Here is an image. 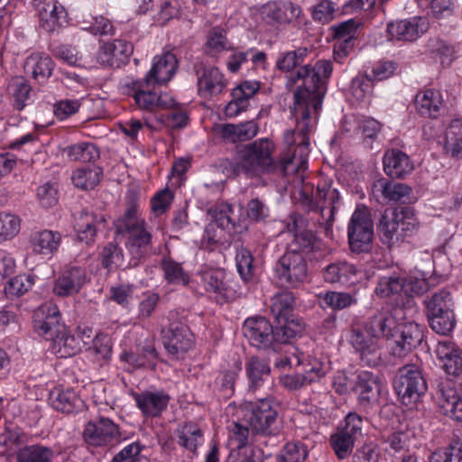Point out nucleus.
Returning a JSON list of instances; mask_svg holds the SVG:
<instances>
[{
  "instance_id": "1",
  "label": "nucleus",
  "mask_w": 462,
  "mask_h": 462,
  "mask_svg": "<svg viewBox=\"0 0 462 462\" xmlns=\"http://www.w3.org/2000/svg\"><path fill=\"white\" fill-rule=\"evenodd\" d=\"M332 70V62L321 60L314 68L302 67L293 78V81L302 79L304 86L298 88L293 93L294 103L291 114L296 121V129L286 131L284 141L287 148L281 153L291 152L298 157L300 147L302 145L307 147L304 162L299 165L296 173L307 169L310 153L309 134L317 125L318 116L327 91V80L331 76Z\"/></svg>"
},
{
  "instance_id": "2",
  "label": "nucleus",
  "mask_w": 462,
  "mask_h": 462,
  "mask_svg": "<svg viewBox=\"0 0 462 462\" xmlns=\"http://www.w3.org/2000/svg\"><path fill=\"white\" fill-rule=\"evenodd\" d=\"M275 144L269 138H260L243 146L239 152L236 169L250 178L269 176L283 178L295 174L297 168L304 162L307 147L299 149V155L289 152L274 157Z\"/></svg>"
},
{
  "instance_id": "3",
  "label": "nucleus",
  "mask_w": 462,
  "mask_h": 462,
  "mask_svg": "<svg viewBox=\"0 0 462 462\" xmlns=\"http://www.w3.org/2000/svg\"><path fill=\"white\" fill-rule=\"evenodd\" d=\"M237 413L240 420L234 422L232 431L238 448L247 445L250 434L278 437L283 430L282 419L279 417L276 403L272 398L244 402L239 405Z\"/></svg>"
},
{
  "instance_id": "4",
  "label": "nucleus",
  "mask_w": 462,
  "mask_h": 462,
  "mask_svg": "<svg viewBox=\"0 0 462 462\" xmlns=\"http://www.w3.org/2000/svg\"><path fill=\"white\" fill-rule=\"evenodd\" d=\"M116 238L125 239V247L131 255L130 266H136L152 250V235L145 222L139 217L134 199L127 202L124 214L114 222Z\"/></svg>"
},
{
  "instance_id": "5",
  "label": "nucleus",
  "mask_w": 462,
  "mask_h": 462,
  "mask_svg": "<svg viewBox=\"0 0 462 462\" xmlns=\"http://www.w3.org/2000/svg\"><path fill=\"white\" fill-rule=\"evenodd\" d=\"M340 196L336 189L327 181L319 182L314 192L313 188L304 184L300 192L299 205L305 213H319L321 220H319L320 227L324 229L327 236L332 235V226L335 220L336 205Z\"/></svg>"
},
{
  "instance_id": "6",
  "label": "nucleus",
  "mask_w": 462,
  "mask_h": 462,
  "mask_svg": "<svg viewBox=\"0 0 462 462\" xmlns=\"http://www.w3.org/2000/svg\"><path fill=\"white\" fill-rule=\"evenodd\" d=\"M243 334L250 344L259 349L279 350L282 344H288L299 334V327L292 325H272L263 317L248 318L243 324Z\"/></svg>"
},
{
  "instance_id": "7",
  "label": "nucleus",
  "mask_w": 462,
  "mask_h": 462,
  "mask_svg": "<svg viewBox=\"0 0 462 462\" xmlns=\"http://www.w3.org/2000/svg\"><path fill=\"white\" fill-rule=\"evenodd\" d=\"M422 303L431 330L440 336H450L457 325L451 292L447 289L439 290L426 295Z\"/></svg>"
},
{
  "instance_id": "8",
  "label": "nucleus",
  "mask_w": 462,
  "mask_h": 462,
  "mask_svg": "<svg viewBox=\"0 0 462 462\" xmlns=\"http://www.w3.org/2000/svg\"><path fill=\"white\" fill-rule=\"evenodd\" d=\"M419 221L409 208L385 210L379 219L377 230L388 248L400 246L419 230Z\"/></svg>"
},
{
  "instance_id": "9",
  "label": "nucleus",
  "mask_w": 462,
  "mask_h": 462,
  "mask_svg": "<svg viewBox=\"0 0 462 462\" xmlns=\"http://www.w3.org/2000/svg\"><path fill=\"white\" fill-rule=\"evenodd\" d=\"M393 387L403 404L411 405L419 402L428 389L421 365L416 363H408L398 368Z\"/></svg>"
},
{
  "instance_id": "10",
  "label": "nucleus",
  "mask_w": 462,
  "mask_h": 462,
  "mask_svg": "<svg viewBox=\"0 0 462 462\" xmlns=\"http://www.w3.org/2000/svg\"><path fill=\"white\" fill-rule=\"evenodd\" d=\"M348 247L356 254H368L374 247V221L368 208L357 207L347 225Z\"/></svg>"
},
{
  "instance_id": "11",
  "label": "nucleus",
  "mask_w": 462,
  "mask_h": 462,
  "mask_svg": "<svg viewBox=\"0 0 462 462\" xmlns=\"http://www.w3.org/2000/svg\"><path fill=\"white\" fill-rule=\"evenodd\" d=\"M279 282L297 288L308 280L309 267L306 258L296 249L286 252L274 265Z\"/></svg>"
},
{
  "instance_id": "12",
  "label": "nucleus",
  "mask_w": 462,
  "mask_h": 462,
  "mask_svg": "<svg viewBox=\"0 0 462 462\" xmlns=\"http://www.w3.org/2000/svg\"><path fill=\"white\" fill-rule=\"evenodd\" d=\"M83 437L88 446L103 448L115 447L122 439L118 425L104 417L88 421L85 426Z\"/></svg>"
},
{
  "instance_id": "13",
  "label": "nucleus",
  "mask_w": 462,
  "mask_h": 462,
  "mask_svg": "<svg viewBox=\"0 0 462 462\" xmlns=\"http://www.w3.org/2000/svg\"><path fill=\"white\" fill-rule=\"evenodd\" d=\"M350 343L365 365L378 367L385 364L386 356L378 338L366 335L361 329H352Z\"/></svg>"
},
{
  "instance_id": "14",
  "label": "nucleus",
  "mask_w": 462,
  "mask_h": 462,
  "mask_svg": "<svg viewBox=\"0 0 462 462\" xmlns=\"http://www.w3.org/2000/svg\"><path fill=\"white\" fill-rule=\"evenodd\" d=\"M34 330L47 340L64 333L65 325L60 322L59 308L51 303L40 306L33 313Z\"/></svg>"
},
{
  "instance_id": "15",
  "label": "nucleus",
  "mask_w": 462,
  "mask_h": 462,
  "mask_svg": "<svg viewBox=\"0 0 462 462\" xmlns=\"http://www.w3.org/2000/svg\"><path fill=\"white\" fill-rule=\"evenodd\" d=\"M193 70L198 77V91L202 97L219 95L227 85L224 75L216 67H207L203 62L197 61Z\"/></svg>"
},
{
  "instance_id": "16",
  "label": "nucleus",
  "mask_w": 462,
  "mask_h": 462,
  "mask_svg": "<svg viewBox=\"0 0 462 462\" xmlns=\"http://www.w3.org/2000/svg\"><path fill=\"white\" fill-rule=\"evenodd\" d=\"M91 330L78 329L75 334H69L66 327L64 333H60L51 338L52 351L60 358H67L75 356L81 351L82 347L88 345L91 340Z\"/></svg>"
},
{
  "instance_id": "17",
  "label": "nucleus",
  "mask_w": 462,
  "mask_h": 462,
  "mask_svg": "<svg viewBox=\"0 0 462 462\" xmlns=\"http://www.w3.org/2000/svg\"><path fill=\"white\" fill-rule=\"evenodd\" d=\"M163 345L168 353L175 357L186 353L193 345L192 335L189 328L180 321L171 322L162 330Z\"/></svg>"
},
{
  "instance_id": "18",
  "label": "nucleus",
  "mask_w": 462,
  "mask_h": 462,
  "mask_svg": "<svg viewBox=\"0 0 462 462\" xmlns=\"http://www.w3.org/2000/svg\"><path fill=\"white\" fill-rule=\"evenodd\" d=\"M393 338L392 354L402 357L421 344L423 331L419 324L409 322L398 326Z\"/></svg>"
},
{
  "instance_id": "19",
  "label": "nucleus",
  "mask_w": 462,
  "mask_h": 462,
  "mask_svg": "<svg viewBox=\"0 0 462 462\" xmlns=\"http://www.w3.org/2000/svg\"><path fill=\"white\" fill-rule=\"evenodd\" d=\"M134 47L130 42L123 40H115L101 45L97 60L103 66L120 68L129 61Z\"/></svg>"
},
{
  "instance_id": "20",
  "label": "nucleus",
  "mask_w": 462,
  "mask_h": 462,
  "mask_svg": "<svg viewBox=\"0 0 462 462\" xmlns=\"http://www.w3.org/2000/svg\"><path fill=\"white\" fill-rule=\"evenodd\" d=\"M294 304L295 297L293 293L287 290L282 291L272 297L271 311L278 325H286L290 328L292 325H297L299 327V334H300L303 330V326L300 321L292 319Z\"/></svg>"
},
{
  "instance_id": "21",
  "label": "nucleus",
  "mask_w": 462,
  "mask_h": 462,
  "mask_svg": "<svg viewBox=\"0 0 462 462\" xmlns=\"http://www.w3.org/2000/svg\"><path fill=\"white\" fill-rule=\"evenodd\" d=\"M201 285L208 292L216 294L217 300H229L235 297V291L226 283L223 269L206 268L198 273Z\"/></svg>"
},
{
  "instance_id": "22",
  "label": "nucleus",
  "mask_w": 462,
  "mask_h": 462,
  "mask_svg": "<svg viewBox=\"0 0 462 462\" xmlns=\"http://www.w3.org/2000/svg\"><path fill=\"white\" fill-rule=\"evenodd\" d=\"M372 191L376 199L382 203H405L410 199L411 189L406 184L381 178L374 182Z\"/></svg>"
},
{
  "instance_id": "23",
  "label": "nucleus",
  "mask_w": 462,
  "mask_h": 462,
  "mask_svg": "<svg viewBox=\"0 0 462 462\" xmlns=\"http://www.w3.org/2000/svg\"><path fill=\"white\" fill-rule=\"evenodd\" d=\"M87 282L85 269L79 266H70L65 269L55 280L53 285L54 294L60 297H69L79 292Z\"/></svg>"
},
{
  "instance_id": "24",
  "label": "nucleus",
  "mask_w": 462,
  "mask_h": 462,
  "mask_svg": "<svg viewBox=\"0 0 462 462\" xmlns=\"http://www.w3.org/2000/svg\"><path fill=\"white\" fill-rule=\"evenodd\" d=\"M429 29V23L424 17H414L411 20L392 22L387 26L391 39L413 42Z\"/></svg>"
},
{
  "instance_id": "25",
  "label": "nucleus",
  "mask_w": 462,
  "mask_h": 462,
  "mask_svg": "<svg viewBox=\"0 0 462 462\" xmlns=\"http://www.w3.org/2000/svg\"><path fill=\"white\" fill-rule=\"evenodd\" d=\"M397 328V320L391 311L377 310L367 319L364 332L378 339L380 337L390 339L394 337Z\"/></svg>"
},
{
  "instance_id": "26",
  "label": "nucleus",
  "mask_w": 462,
  "mask_h": 462,
  "mask_svg": "<svg viewBox=\"0 0 462 462\" xmlns=\"http://www.w3.org/2000/svg\"><path fill=\"white\" fill-rule=\"evenodd\" d=\"M40 27L48 32L59 30L67 23V12L57 0L38 6Z\"/></svg>"
},
{
  "instance_id": "27",
  "label": "nucleus",
  "mask_w": 462,
  "mask_h": 462,
  "mask_svg": "<svg viewBox=\"0 0 462 462\" xmlns=\"http://www.w3.org/2000/svg\"><path fill=\"white\" fill-rule=\"evenodd\" d=\"M177 68L178 61L172 52L167 51L160 57H155L152 67L144 79L145 84L154 82L162 85L168 82L175 74Z\"/></svg>"
},
{
  "instance_id": "28",
  "label": "nucleus",
  "mask_w": 462,
  "mask_h": 462,
  "mask_svg": "<svg viewBox=\"0 0 462 462\" xmlns=\"http://www.w3.org/2000/svg\"><path fill=\"white\" fill-rule=\"evenodd\" d=\"M436 394L442 409L449 411L455 420L462 422V394L457 393L452 383L448 380L440 382Z\"/></svg>"
},
{
  "instance_id": "29",
  "label": "nucleus",
  "mask_w": 462,
  "mask_h": 462,
  "mask_svg": "<svg viewBox=\"0 0 462 462\" xmlns=\"http://www.w3.org/2000/svg\"><path fill=\"white\" fill-rule=\"evenodd\" d=\"M435 353L448 374L457 376L462 373V352L453 342H439Z\"/></svg>"
},
{
  "instance_id": "30",
  "label": "nucleus",
  "mask_w": 462,
  "mask_h": 462,
  "mask_svg": "<svg viewBox=\"0 0 462 462\" xmlns=\"http://www.w3.org/2000/svg\"><path fill=\"white\" fill-rule=\"evenodd\" d=\"M353 390L358 394L361 404L376 402L381 393L379 378L371 372L362 371L356 376Z\"/></svg>"
},
{
  "instance_id": "31",
  "label": "nucleus",
  "mask_w": 462,
  "mask_h": 462,
  "mask_svg": "<svg viewBox=\"0 0 462 462\" xmlns=\"http://www.w3.org/2000/svg\"><path fill=\"white\" fill-rule=\"evenodd\" d=\"M248 391L254 393L269 380L271 367L269 362L257 356H250L245 363Z\"/></svg>"
},
{
  "instance_id": "32",
  "label": "nucleus",
  "mask_w": 462,
  "mask_h": 462,
  "mask_svg": "<svg viewBox=\"0 0 462 462\" xmlns=\"http://www.w3.org/2000/svg\"><path fill=\"white\" fill-rule=\"evenodd\" d=\"M383 170L391 178L401 179L413 171V164L406 153L393 149L384 153Z\"/></svg>"
},
{
  "instance_id": "33",
  "label": "nucleus",
  "mask_w": 462,
  "mask_h": 462,
  "mask_svg": "<svg viewBox=\"0 0 462 462\" xmlns=\"http://www.w3.org/2000/svg\"><path fill=\"white\" fill-rule=\"evenodd\" d=\"M137 407L146 417H158L168 405V394L156 392H144L134 396Z\"/></svg>"
},
{
  "instance_id": "34",
  "label": "nucleus",
  "mask_w": 462,
  "mask_h": 462,
  "mask_svg": "<svg viewBox=\"0 0 462 462\" xmlns=\"http://www.w3.org/2000/svg\"><path fill=\"white\" fill-rule=\"evenodd\" d=\"M54 62L45 54L32 53L24 62V70L40 84H44L51 76Z\"/></svg>"
},
{
  "instance_id": "35",
  "label": "nucleus",
  "mask_w": 462,
  "mask_h": 462,
  "mask_svg": "<svg viewBox=\"0 0 462 462\" xmlns=\"http://www.w3.org/2000/svg\"><path fill=\"white\" fill-rule=\"evenodd\" d=\"M309 53V50L306 47H300L294 51H290L282 53L276 61V67L279 70L284 71V72H291L294 69L300 67L295 73H292L290 80L291 83H296L300 80L303 82L302 79H297L296 81H293V78L296 76L298 71L302 68L301 64L305 61V59L307 58ZM319 60H318L314 66L311 65H303V67H310L314 68L316 67L317 63ZM304 84L302 83V86L300 88H303Z\"/></svg>"
},
{
  "instance_id": "36",
  "label": "nucleus",
  "mask_w": 462,
  "mask_h": 462,
  "mask_svg": "<svg viewBox=\"0 0 462 462\" xmlns=\"http://www.w3.org/2000/svg\"><path fill=\"white\" fill-rule=\"evenodd\" d=\"M50 402L56 411L66 414L77 412L84 407L83 401L72 389L52 392Z\"/></svg>"
},
{
  "instance_id": "37",
  "label": "nucleus",
  "mask_w": 462,
  "mask_h": 462,
  "mask_svg": "<svg viewBox=\"0 0 462 462\" xmlns=\"http://www.w3.org/2000/svg\"><path fill=\"white\" fill-rule=\"evenodd\" d=\"M261 13L263 19L269 23H285L297 17L300 10L291 3L281 5L276 2H268L262 7Z\"/></svg>"
},
{
  "instance_id": "38",
  "label": "nucleus",
  "mask_w": 462,
  "mask_h": 462,
  "mask_svg": "<svg viewBox=\"0 0 462 462\" xmlns=\"http://www.w3.org/2000/svg\"><path fill=\"white\" fill-rule=\"evenodd\" d=\"M415 106L421 116L436 118L442 108L440 94L432 89H426L415 97Z\"/></svg>"
},
{
  "instance_id": "39",
  "label": "nucleus",
  "mask_w": 462,
  "mask_h": 462,
  "mask_svg": "<svg viewBox=\"0 0 462 462\" xmlns=\"http://www.w3.org/2000/svg\"><path fill=\"white\" fill-rule=\"evenodd\" d=\"M220 132L225 139L236 143L254 138L258 133V126L253 121L238 125L224 124L220 125Z\"/></svg>"
},
{
  "instance_id": "40",
  "label": "nucleus",
  "mask_w": 462,
  "mask_h": 462,
  "mask_svg": "<svg viewBox=\"0 0 462 462\" xmlns=\"http://www.w3.org/2000/svg\"><path fill=\"white\" fill-rule=\"evenodd\" d=\"M175 434L178 438V444L191 452H195L199 445L203 442L201 429L195 423L187 422L180 426Z\"/></svg>"
},
{
  "instance_id": "41",
  "label": "nucleus",
  "mask_w": 462,
  "mask_h": 462,
  "mask_svg": "<svg viewBox=\"0 0 462 462\" xmlns=\"http://www.w3.org/2000/svg\"><path fill=\"white\" fill-rule=\"evenodd\" d=\"M53 458V449L41 444L25 445L16 454L17 462H52Z\"/></svg>"
},
{
  "instance_id": "42",
  "label": "nucleus",
  "mask_w": 462,
  "mask_h": 462,
  "mask_svg": "<svg viewBox=\"0 0 462 462\" xmlns=\"http://www.w3.org/2000/svg\"><path fill=\"white\" fill-rule=\"evenodd\" d=\"M444 149L454 158L462 157V120L454 119L450 122L445 133Z\"/></svg>"
},
{
  "instance_id": "43",
  "label": "nucleus",
  "mask_w": 462,
  "mask_h": 462,
  "mask_svg": "<svg viewBox=\"0 0 462 462\" xmlns=\"http://www.w3.org/2000/svg\"><path fill=\"white\" fill-rule=\"evenodd\" d=\"M96 217L87 210L79 212L75 218L74 228L78 234V239L89 245L95 241L97 236Z\"/></svg>"
},
{
  "instance_id": "44",
  "label": "nucleus",
  "mask_w": 462,
  "mask_h": 462,
  "mask_svg": "<svg viewBox=\"0 0 462 462\" xmlns=\"http://www.w3.org/2000/svg\"><path fill=\"white\" fill-rule=\"evenodd\" d=\"M30 242L36 253L50 254L58 249L60 235L50 230L38 231L32 234Z\"/></svg>"
},
{
  "instance_id": "45",
  "label": "nucleus",
  "mask_w": 462,
  "mask_h": 462,
  "mask_svg": "<svg viewBox=\"0 0 462 462\" xmlns=\"http://www.w3.org/2000/svg\"><path fill=\"white\" fill-rule=\"evenodd\" d=\"M102 170L96 166L78 169L72 175L74 185L82 189H94L100 180Z\"/></svg>"
},
{
  "instance_id": "46",
  "label": "nucleus",
  "mask_w": 462,
  "mask_h": 462,
  "mask_svg": "<svg viewBox=\"0 0 462 462\" xmlns=\"http://www.w3.org/2000/svg\"><path fill=\"white\" fill-rule=\"evenodd\" d=\"M163 277L171 284L187 285L189 282L188 273L183 270L180 263L171 258L164 257L161 262Z\"/></svg>"
},
{
  "instance_id": "47",
  "label": "nucleus",
  "mask_w": 462,
  "mask_h": 462,
  "mask_svg": "<svg viewBox=\"0 0 462 462\" xmlns=\"http://www.w3.org/2000/svg\"><path fill=\"white\" fill-rule=\"evenodd\" d=\"M356 274L355 265L346 262H339L328 265L324 271L323 278L327 282H340L343 280H349Z\"/></svg>"
},
{
  "instance_id": "48",
  "label": "nucleus",
  "mask_w": 462,
  "mask_h": 462,
  "mask_svg": "<svg viewBox=\"0 0 462 462\" xmlns=\"http://www.w3.org/2000/svg\"><path fill=\"white\" fill-rule=\"evenodd\" d=\"M21 229V218L11 212H0V243L12 240Z\"/></svg>"
},
{
  "instance_id": "49",
  "label": "nucleus",
  "mask_w": 462,
  "mask_h": 462,
  "mask_svg": "<svg viewBox=\"0 0 462 462\" xmlns=\"http://www.w3.org/2000/svg\"><path fill=\"white\" fill-rule=\"evenodd\" d=\"M100 260L105 269L116 270L124 265L123 250L117 244L108 243L100 252Z\"/></svg>"
},
{
  "instance_id": "50",
  "label": "nucleus",
  "mask_w": 462,
  "mask_h": 462,
  "mask_svg": "<svg viewBox=\"0 0 462 462\" xmlns=\"http://www.w3.org/2000/svg\"><path fill=\"white\" fill-rule=\"evenodd\" d=\"M403 278L396 275L381 277L375 287V293L381 298H390L404 292Z\"/></svg>"
},
{
  "instance_id": "51",
  "label": "nucleus",
  "mask_w": 462,
  "mask_h": 462,
  "mask_svg": "<svg viewBox=\"0 0 462 462\" xmlns=\"http://www.w3.org/2000/svg\"><path fill=\"white\" fill-rule=\"evenodd\" d=\"M308 453L305 444L300 441L288 442L276 456V462H303Z\"/></svg>"
},
{
  "instance_id": "52",
  "label": "nucleus",
  "mask_w": 462,
  "mask_h": 462,
  "mask_svg": "<svg viewBox=\"0 0 462 462\" xmlns=\"http://www.w3.org/2000/svg\"><path fill=\"white\" fill-rule=\"evenodd\" d=\"M207 53L210 56L231 49L230 42L226 37V32L220 27H214L209 31L207 41Z\"/></svg>"
},
{
  "instance_id": "53",
  "label": "nucleus",
  "mask_w": 462,
  "mask_h": 462,
  "mask_svg": "<svg viewBox=\"0 0 462 462\" xmlns=\"http://www.w3.org/2000/svg\"><path fill=\"white\" fill-rule=\"evenodd\" d=\"M29 442V436L19 427L7 426L0 432V446L12 449Z\"/></svg>"
},
{
  "instance_id": "54",
  "label": "nucleus",
  "mask_w": 462,
  "mask_h": 462,
  "mask_svg": "<svg viewBox=\"0 0 462 462\" xmlns=\"http://www.w3.org/2000/svg\"><path fill=\"white\" fill-rule=\"evenodd\" d=\"M10 88L12 90L14 108L19 111L23 110L32 90L31 85L23 77H16L12 79Z\"/></svg>"
},
{
  "instance_id": "55",
  "label": "nucleus",
  "mask_w": 462,
  "mask_h": 462,
  "mask_svg": "<svg viewBox=\"0 0 462 462\" xmlns=\"http://www.w3.org/2000/svg\"><path fill=\"white\" fill-rule=\"evenodd\" d=\"M236 262L237 271L245 282L251 281L254 273V258L250 250L245 247H240L236 251Z\"/></svg>"
},
{
  "instance_id": "56",
  "label": "nucleus",
  "mask_w": 462,
  "mask_h": 462,
  "mask_svg": "<svg viewBox=\"0 0 462 462\" xmlns=\"http://www.w3.org/2000/svg\"><path fill=\"white\" fill-rule=\"evenodd\" d=\"M215 221L221 229H226L230 233H241L245 228L244 226L236 222L233 217L232 207L228 204L219 206V209L215 215Z\"/></svg>"
},
{
  "instance_id": "57",
  "label": "nucleus",
  "mask_w": 462,
  "mask_h": 462,
  "mask_svg": "<svg viewBox=\"0 0 462 462\" xmlns=\"http://www.w3.org/2000/svg\"><path fill=\"white\" fill-rule=\"evenodd\" d=\"M321 305L327 306L334 310L346 309L356 302V300L349 293L327 291L319 295Z\"/></svg>"
},
{
  "instance_id": "58",
  "label": "nucleus",
  "mask_w": 462,
  "mask_h": 462,
  "mask_svg": "<svg viewBox=\"0 0 462 462\" xmlns=\"http://www.w3.org/2000/svg\"><path fill=\"white\" fill-rule=\"evenodd\" d=\"M134 98L138 107L143 110H153L157 107L164 108L169 106L162 99V96H158L152 91L143 90L142 88L134 92Z\"/></svg>"
},
{
  "instance_id": "59",
  "label": "nucleus",
  "mask_w": 462,
  "mask_h": 462,
  "mask_svg": "<svg viewBox=\"0 0 462 462\" xmlns=\"http://www.w3.org/2000/svg\"><path fill=\"white\" fill-rule=\"evenodd\" d=\"M68 156L72 161L90 162L99 157V152L93 143H82L69 147Z\"/></svg>"
},
{
  "instance_id": "60",
  "label": "nucleus",
  "mask_w": 462,
  "mask_h": 462,
  "mask_svg": "<svg viewBox=\"0 0 462 462\" xmlns=\"http://www.w3.org/2000/svg\"><path fill=\"white\" fill-rule=\"evenodd\" d=\"M360 22L356 19H349L345 22L339 23L333 27L332 35L334 40L353 42L356 38L357 28L360 26Z\"/></svg>"
},
{
  "instance_id": "61",
  "label": "nucleus",
  "mask_w": 462,
  "mask_h": 462,
  "mask_svg": "<svg viewBox=\"0 0 462 462\" xmlns=\"http://www.w3.org/2000/svg\"><path fill=\"white\" fill-rule=\"evenodd\" d=\"M355 442L353 439L340 430L330 437V444L339 459H344L350 455Z\"/></svg>"
},
{
  "instance_id": "62",
  "label": "nucleus",
  "mask_w": 462,
  "mask_h": 462,
  "mask_svg": "<svg viewBox=\"0 0 462 462\" xmlns=\"http://www.w3.org/2000/svg\"><path fill=\"white\" fill-rule=\"evenodd\" d=\"M365 421L356 412H349L345 418V426L339 430L355 441L363 436Z\"/></svg>"
},
{
  "instance_id": "63",
  "label": "nucleus",
  "mask_w": 462,
  "mask_h": 462,
  "mask_svg": "<svg viewBox=\"0 0 462 462\" xmlns=\"http://www.w3.org/2000/svg\"><path fill=\"white\" fill-rule=\"evenodd\" d=\"M240 370L241 363L238 362L234 367L224 371L218 378L219 390L224 396H230L234 393L236 381Z\"/></svg>"
},
{
  "instance_id": "64",
  "label": "nucleus",
  "mask_w": 462,
  "mask_h": 462,
  "mask_svg": "<svg viewBox=\"0 0 462 462\" xmlns=\"http://www.w3.org/2000/svg\"><path fill=\"white\" fill-rule=\"evenodd\" d=\"M32 286V282L29 276L17 275L9 280L5 291L12 297H19L28 291Z\"/></svg>"
}]
</instances>
